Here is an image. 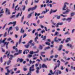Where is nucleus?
<instances>
[{"label":"nucleus","mask_w":75,"mask_h":75,"mask_svg":"<svg viewBox=\"0 0 75 75\" xmlns=\"http://www.w3.org/2000/svg\"><path fill=\"white\" fill-rule=\"evenodd\" d=\"M34 65H33L29 69V72L28 73L27 75H31V71H33L35 70V69H34Z\"/></svg>","instance_id":"obj_1"},{"label":"nucleus","mask_w":75,"mask_h":75,"mask_svg":"<svg viewBox=\"0 0 75 75\" xmlns=\"http://www.w3.org/2000/svg\"><path fill=\"white\" fill-rule=\"evenodd\" d=\"M32 42H33V40H31L28 42V45H25V47L26 48H28V47H30V45Z\"/></svg>","instance_id":"obj_2"},{"label":"nucleus","mask_w":75,"mask_h":75,"mask_svg":"<svg viewBox=\"0 0 75 75\" xmlns=\"http://www.w3.org/2000/svg\"><path fill=\"white\" fill-rule=\"evenodd\" d=\"M5 13L7 15H9L10 14V10L8 8H6L5 11Z\"/></svg>","instance_id":"obj_3"},{"label":"nucleus","mask_w":75,"mask_h":75,"mask_svg":"<svg viewBox=\"0 0 75 75\" xmlns=\"http://www.w3.org/2000/svg\"><path fill=\"white\" fill-rule=\"evenodd\" d=\"M11 24H13V26H14L15 25H16V21L13 22H10L8 24V25H11Z\"/></svg>","instance_id":"obj_4"},{"label":"nucleus","mask_w":75,"mask_h":75,"mask_svg":"<svg viewBox=\"0 0 75 75\" xmlns=\"http://www.w3.org/2000/svg\"><path fill=\"white\" fill-rule=\"evenodd\" d=\"M63 25V23H57L56 25H55V27H56L58 28V27H59V25Z\"/></svg>","instance_id":"obj_5"},{"label":"nucleus","mask_w":75,"mask_h":75,"mask_svg":"<svg viewBox=\"0 0 75 75\" xmlns=\"http://www.w3.org/2000/svg\"><path fill=\"white\" fill-rule=\"evenodd\" d=\"M39 51L38 50L36 52H33V51H31L30 52V54L31 55H32L33 54H37V53H38V52Z\"/></svg>","instance_id":"obj_6"},{"label":"nucleus","mask_w":75,"mask_h":75,"mask_svg":"<svg viewBox=\"0 0 75 75\" xmlns=\"http://www.w3.org/2000/svg\"><path fill=\"white\" fill-rule=\"evenodd\" d=\"M19 61H20V62L21 63L23 61H24V59L22 58L20 59L19 58L17 59V62H18Z\"/></svg>","instance_id":"obj_7"},{"label":"nucleus","mask_w":75,"mask_h":75,"mask_svg":"<svg viewBox=\"0 0 75 75\" xmlns=\"http://www.w3.org/2000/svg\"><path fill=\"white\" fill-rule=\"evenodd\" d=\"M50 11L49 9H46V11H43L42 12V13L41 14H45V13H47L48 11Z\"/></svg>","instance_id":"obj_8"},{"label":"nucleus","mask_w":75,"mask_h":75,"mask_svg":"<svg viewBox=\"0 0 75 75\" xmlns=\"http://www.w3.org/2000/svg\"><path fill=\"white\" fill-rule=\"evenodd\" d=\"M72 18L71 17L68 18L66 19V21H67L69 23V22L71 21V20H72Z\"/></svg>","instance_id":"obj_9"},{"label":"nucleus","mask_w":75,"mask_h":75,"mask_svg":"<svg viewBox=\"0 0 75 75\" xmlns=\"http://www.w3.org/2000/svg\"><path fill=\"white\" fill-rule=\"evenodd\" d=\"M33 13H34V12H33L28 14V18H30V17H31L32 15L33 14Z\"/></svg>","instance_id":"obj_10"},{"label":"nucleus","mask_w":75,"mask_h":75,"mask_svg":"<svg viewBox=\"0 0 75 75\" xmlns=\"http://www.w3.org/2000/svg\"><path fill=\"white\" fill-rule=\"evenodd\" d=\"M66 7H67V5H64L63 6V7L62 8V10H63L64 11H65V10H66Z\"/></svg>","instance_id":"obj_11"},{"label":"nucleus","mask_w":75,"mask_h":75,"mask_svg":"<svg viewBox=\"0 0 75 75\" xmlns=\"http://www.w3.org/2000/svg\"><path fill=\"white\" fill-rule=\"evenodd\" d=\"M42 68H47V65H45V64H43L42 65Z\"/></svg>","instance_id":"obj_12"},{"label":"nucleus","mask_w":75,"mask_h":75,"mask_svg":"<svg viewBox=\"0 0 75 75\" xmlns=\"http://www.w3.org/2000/svg\"><path fill=\"white\" fill-rule=\"evenodd\" d=\"M20 33H24V30H23V28H21V31H20Z\"/></svg>","instance_id":"obj_13"},{"label":"nucleus","mask_w":75,"mask_h":75,"mask_svg":"<svg viewBox=\"0 0 75 75\" xmlns=\"http://www.w3.org/2000/svg\"><path fill=\"white\" fill-rule=\"evenodd\" d=\"M56 72V70H55L54 72H52V70H50V73H51L52 75L53 74H55V72Z\"/></svg>","instance_id":"obj_14"},{"label":"nucleus","mask_w":75,"mask_h":75,"mask_svg":"<svg viewBox=\"0 0 75 75\" xmlns=\"http://www.w3.org/2000/svg\"><path fill=\"white\" fill-rule=\"evenodd\" d=\"M50 21L52 24H53V25H56V23H54V22L53 20H51Z\"/></svg>","instance_id":"obj_15"},{"label":"nucleus","mask_w":75,"mask_h":75,"mask_svg":"<svg viewBox=\"0 0 75 75\" xmlns=\"http://www.w3.org/2000/svg\"><path fill=\"white\" fill-rule=\"evenodd\" d=\"M62 45L59 46V48L58 49V51H61V50H62Z\"/></svg>","instance_id":"obj_16"},{"label":"nucleus","mask_w":75,"mask_h":75,"mask_svg":"<svg viewBox=\"0 0 75 75\" xmlns=\"http://www.w3.org/2000/svg\"><path fill=\"white\" fill-rule=\"evenodd\" d=\"M75 12H71L70 13V16L71 17H73V16L75 15Z\"/></svg>","instance_id":"obj_17"},{"label":"nucleus","mask_w":75,"mask_h":75,"mask_svg":"<svg viewBox=\"0 0 75 75\" xmlns=\"http://www.w3.org/2000/svg\"><path fill=\"white\" fill-rule=\"evenodd\" d=\"M36 69H37L36 72L38 74V73H39V69H40V68L38 67H37L36 68Z\"/></svg>","instance_id":"obj_18"},{"label":"nucleus","mask_w":75,"mask_h":75,"mask_svg":"<svg viewBox=\"0 0 75 75\" xmlns=\"http://www.w3.org/2000/svg\"><path fill=\"white\" fill-rule=\"evenodd\" d=\"M22 37H23V36H21L19 40V44H20V43H21V39H22Z\"/></svg>","instance_id":"obj_19"},{"label":"nucleus","mask_w":75,"mask_h":75,"mask_svg":"<svg viewBox=\"0 0 75 75\" xmlns=\"http://www.w3.org/2000/svg\"><path fill=\"white\" fill-rule=\"evenodd\" d=\"M59 64H58V65L56 66L55 67H54V70H55L56 68H57V67L58 68H59Z\"/></svg>","instance_id":"obj_20"},{"label":"nucleus","mask_w":75,"mask_h":75,"mask_svg":"<svg viewBox=\"0 0 75 75\" xmlns=\"http://www.w3.org/2000/svg\"><path fill=\"white\" fill-rule=\"evenodd\" d=\"M24 18V15H23L21 18V22L22 23H23Z\"/></svg>","instance_id":"obj_21"},{"label":"nucleus","mask_w":75,"mask_h":75,"mask_svg":"<svg viewBox=\"0 0 75 75\" xmlns=\"http://www.w3.org/2000/svg\"><path fill=\"white\" fill-rule=\"evenodd\" d=\"M40 7L42 8L43 7H46V4H44V5L43 4H42L41 5Z\"/></svg>","instance_id":"obj_22"},{"label":"nucleus","mask_w":75,"mask_h":75,"mask_svg":"<svg viewBox=\"0 0 75 75\" xmlns=\"http://www.w3.org/2000/svg\"><path fill=\"white\" fill-rule=\"evenodd\" d=\"M38 37H36L35 38V39H34L35 42H36L37 41V40H38Z\"/></svg>","instance_id":"obj_23"},{"label":"nucleus","mask_w":75,"mask_h":75,"mask_svg":"<svg viewBox=\"0 0 75 75\" xmlns=\"http://www.w3.org/2000/svg\"><path fill=\"white\" fill-rule=\"evenodd\" d=\"M40 13L37 14V13L36 12L35 14V16H37V17H38V16H40Z\"/></svg>","instance_id":"obj_24"},{"label":"nucleus","mask_w":75,"mask_h":75,"mask_svg":"<svg viewBox=\"0 0 75 75\" xmlns=\"http://www.w3.org/2000/svg\"><path fill=\"white\" fill-rule=\"evenodd\" d=\"M10 57H10L9 58V59H10V60H11V59H13V55H10Z\"/></svg>","instance_id":"obj_25"},{"label":"nucleus","mask_w":75,"mask_h":75,"mask_svg":"<svg viewBox=\"0 0 75 75\" xmlns=\"http://www.w3.org/2000/svg\"><path fill=\"white\" fill-rule=\"evenodd\" d=\"M37 6H36L35 7H34L33 8H31L32 10H34L36 9V8H37Z\"/></svg>","instance_id":"obj_26"},{"label":"nucleus","mask_w":75,"mask_h":75,"mask_svg":"<svg viewBox=\"0 0 75 75\" xmlns=\"http://www.w3.org/2000/svg\"><path fill=\"white\" fill-rule=\"evenodd\" d=\"M57 38H58V37H57L54 38V41H55V42H58V40H57Z\"/></svg>","instance_id":"obj_27"},{"label":"nucleus","mask_w":75,"mask_h":75,"mask_svg":"<svg viewBox=\"0 0 75 75\" xmlns=\"http://www.w3.org/2000/svg\"><path fill=\"white\" fill-rule=\"evenodd\" d=\"M32 62V64H34V63H35V61H34L32 62V61H31V60H30V64H31Z\"/></svg>","instance_id":"obj_28"},{"label":"nucleus","mask_w":75,"mask_h":75,"mask_svg":"<svg viewBox=\"0 0 75 75\" xmlns=\"http://www.w3.org/2000/svg\"><path fill=\"white\" fill-rule=\"evenodd\" d=\"M45 44L48 45H50V43L48 42H45Z\"/></svg>","instance_id":"obj_29"},{"label":"nucleus","mask_w":75,"mask_h":75,"mask_svg":"<svg viewBox=\"0 0 75 75\" xmlns=\"http://www.w3.org/2000/svg\"><path fill=\"white\" fill-rule=\"evenodd\" d=\"M6 54H7L8 57H9V55H10V52L7 51L6 53Z\"/></svg>","instance_id":"obj_30"},{"label":"nucleus","mask_w":75,"mask_h":75,"mask_svg":"<svg viewBox=\"0 0 75 75\" xmlns=\"http://www.w3.org/2000/svg\"><path fill=\"white\" fill-rule=\"evenodd\" d=\"M67 46L68 47H72V45L71 44H67Z\"/></svg>","instance_id":"obj_31"},{"label":"nucleus","mask_w":75,"mask_h":75,"mask_svg":"<svg viewBox=\"0 0 75 75\" xmlns=\"http://www.w3.org/2000/svg\"><path fill=\"white\" fill-rule=\"evenodd\" d=\"M3 9H2L1 10V11L0 12V14H2L4 13V12L3 11Z\"/></svg>","instance_id":"obj_32"},{"label":"nucleus","mask_w":75,"mask_h":75,"mask_svg":"<svg viewBox=\"0 0 75 75\" xmlns=\"http://www.w3.org/2000/svg\"><path fill=\"white\" fill-rule=\"evenodd\" d=\"M55 17H57V19H59L60 18V16H58V15H56Z\"/></svg>","instance_id":"obj_33"},{"label":"nucleus","mask_w":75,"mask_h":75,"mask_svg":"<svg viewBox=\"0 0 75 75\" xmlns=\"http://www.w3.org/2000/svg\"><path fill=\"white\" fill-rule=\"evenodd\" d=\"M66 12L67 13H69L71 11V10L69 9H67V10L66 11Z\"/></svg>","instance_id":"obj_34"},{"label":"nucleus","mask_w":75,"mask_h":75,"mask_svg":"<svg viewBox=\"0 0 75 75\" xmlns=\"http://www.w3.org/2000/svg\"><path fill=\"white\" fill-rule=\"evenodd\" d=\"M11 63V60H9L7 62V65H10V64Z\"/></svg>","instance_id":"obj_35"},{"label":"nucleus","mask_w":75,"mask_h":75,"mask_svg":"<svg viewBox=\"0 0 75 75\" xmlns=\"http://www.w3.org/2000/svg\"><path fill=\"white\" fill-rule=\"evenodd\" d=\"M25 54H27L28 53V52H29V50H25Z\"/></svg>","instance_id":"obj_36"},{"label":"nucleus","mask_w":75,"mask_h":75,"mask_svg":"<svg viewBox=\"0 0 75 75\" xmlns=\"http://www.w3.org/2000/svg\"><path fill=\"white\" fill-rule=\"evenodd\" d=\"M39 48L40 50H42V46L41 45H40Z\"/></svg>","instance_id":"obj_37"},{"label":"nucleus","mask_w":75,"mask_h":75,"mask_svg":"<svg viewBox=\"0 0 75 75\" xmlns=\"http://www.w3.org/2000/svg\"><path fill=\"white\" fill-rule=\"evenodd\" d=\"M32 55L30 54H29L27 56L28 58H31V57H32Z\"/></svg>","instance_id":"obj_38"},{"label":"nucleus","mask_w":75,"mask_h":75,"mask_svg":"<svg viewBox=\"0 0 75 75\" xmlns=\"http://www.w3.org/2000/svg\"><path fill=\"white\" fill-rule=\"evenodd\" d=\"M15 16H16V15H12V16H11L10 17V18H14Z\"/></svg>","instance_id":"obj_39"},{"label":"nucleus","mask_w":75,"mask_h":75,"mask_svg":"<svg viewBox=\"0 0 75 75\" xmlns=\"http://www.w3.org/2000/svg\"><path fill=\"white\" fill-rule=\"evenodd\" d=\"M38 32H36L35 33V35L37 37H38Z\"/></svg>","instance_id":"obj_40"},{"label":"nucleus","mask_w":75,"mask_h":75,"mask_svg":"<svg viewBox=\"0 0 75 75\" xmlns=\"http://www.w3.org/2000/svg\"><path fill=\"white\" fill-rule=\"evenodd\" d=\"M48 58H46V59H45L43 60V61H44V62H45V61H48Z\"/></svg>","instance_id":"obj_41"},{"label":"nucleus","mask_w":75,"mask_h":75,"mask_svg":"<svg viewBox=\"0 0 75 75\" xmlns=\"http://www.w3.org/2000/svg\"><path fill=\"white\" fill-rule=\"evenodd\" d=\"M9 44V42H5L4 43L5 45H6V46H8V44Z\"/></svg>","instance_id":"obj_42"},{"label":"nucleus","mask_w":75,"mask_h":75,"mask_svg":"<svg viewBox=\"0 0 75 75\" xmlns=\"http://www.w3.org/2000/svg\"><path fill=\"white\" fill-rule=\"evenodd\" d=\"M6 36H7V32H5L4 33V37H5Z\"/></svg>","instance_id":"obj_43"},{"label":"nucleus","mask_w":75,"mask_h":75,"mask_svg":"<svg viewBox=\"0 0 75 75\" xmlns=\"http://www.w3.org/2000/svg\"><path fill=\"white\" fill-rule=\"evenodd\" d=\"M53 11V10H52V9H51V11L50 12V14H51L52 13H53V11Z\"/></svg>","instance_id":"obj_44"},{"label":"nucleus","mask_w":75,"mask_h":75,"mask_svg":"<svg viewBox=\"0 0 75 75\" xmlns=\"http://www.w3.org/2000/svg\"><path fill=\"white\" fill-rule=\"evenodd\" d=\"M7 72H10V71H13V70L11 69V70H8V69H7Z\"/></svg>","instance_id":"obj_45"},{"label":"nucleus","mask_w":75,"mask_h":75,"mask_svg":"<svg viewBox=\"0 0 75 75\" xmlns=\"http://www.w3.org/2000/svg\"><path fill=\"white\" fill-rule=\"evenodd\" d=\"M75 29H72V31H71V34H72V33H73L75 32Z\"/></svg>","instance_id":"obj_46"},{"label":"nucleus","mask_w":75,"mask_h":75,"mask_svg":"<svg viewBox=\"0 0 75 75\" xmlns=\"http://www.w3.org/2000/svg\"><path fill=\"white\" fill-rule=\"evenodd\" d=\"M44 16H39V18H44Z\"/></svg>","instance_id":"obj_47"},{"label":"nucleus","mask_w":75,"mask_h":75,"mask_svg":"<svg viewBox=\"0 0 75 75\" xmlns=\"http://www.w3.org/2000/svg\"><path fill=\"white\" fill-rule=\"evenodd\" d=\"M26 36H27V34L26 33H25L23 35V38H24Z\"/></svg>","instance_id":"obj_48"},{"label":"nucleus","mask_w":75,"mask_h":75,"mask_svg":"<svg viewBox=\"0 0 75 75\" xmlns=\"http://www.w3.org/2000/svg\"><path fill=\"white\" fill-rule=\"evenodd\" d=\"M58 32H55V34L54 35V36L58 35Z\"/></svg>","instance_id":"obj_49"},{"label":"nucleus","mask_w":75,"mask_h":75,"mask_svg":"<svg viewBox=\"0 0 75 75\" xmlns=\"http://www.w3.org/2000/svg\"><path fill=\"white\" fill-rule=\"evenodd\" d=\"M31 45H32V46H33V47H34V45H35V43L34 42H33L32 43H31Z\"/></svg>","instance_id":"obj_50"},{"label":"nucleus","mask_w":75,"mask_h":75,"mask_svg":"<svg viewBox=\"0 0 75 75\" xmlns=\"http://www.w3.org/2000/svg\"><path fill=\"white\" fill-rule=\"evenodd\" d=\"M50 47H48L45 48V50H47L50 49Z\"/></svg>","instance_id":"obj_51"},{"label":"nucleus","mask_w":75,"mask_h":75,"mask_svg":"<svg viewBox=\"0 0 75 75\" xmlns=\"http://www.w3.org/2000/svg\"><path fill=\"white\" fill-rule=\"evenodd\" d=\"M20 14V13H19L17 15V16H16V18H18V16H19V15Z\"/></svg>","instance_id":"obj_52"},{"label":"nucleus","mask_w":75,"mask_h":75,"mask_svg":"<svg viewBox=\"0 0 75 75\" xmlns=\"http://www.w3.org/2000/svg\"><path fill=\"white\" fill-rule=\"evenodd\" d=\"M57 62L59 63L57 64V65H58V64H59V65H60V63H61V62H60V61H59V60H57Z\"/></svg>","instance_id":"obj_53"},{"label":"nucleus","mask_w":75,"mask_h":75,"mask_svg":"<svg viewBox=\"0 0 75 75\" xmlns=\"http://www.w3.org/2000/svg\"><path fill=\"white\" fill-rule=\"evenodd\" d=\"M0 69H1V72H2L3 71V68H1L0 67Z\"/></svg>","instance_id":"obj_54"},{"label":"nucleus","mask_w":75,"mask_h":75,"mask_svg":"<svg viewBox=\"0 0 75 75\" xmlns=\"http://www.w3.org/2000/svg\"><path fill=\"white\" fill-rule=\"evenodd\" d=\"M46 36H44V37H43V39H42V40H45V39H46Z\"/></svg>","instance_id":"obj_55"},{"label":"nucleus","mask_w":75,"mask_h":75,"mask_svg":"<svg viewBox=\"0 0 75 75\" xmlns=\"http://www.w3.org/2000/svg\"><path fill=\"white\" fill-rule=\"evenodd\" d=\"M31 10H32V8H29L28 9V11H31Z\"/></svg>","instance_id":"obj_56"},{"label":"nucleus","mask_w":75,"mask_h":75,"mask_svg":"<svg viewBox=\"0 0 75 75\" xmlns=\"http://www.w3.org/2000/svg\"><path fill=\"white\" fill-rule=\"evenodd\" d=\"M69 3H68V2H65L64 5H66V4H67V5H69Z\"/></svg>","instance_id":"obj_57"},{"label":"nucleus","mask_w":75,"mask_h":75,"mask_svg":"<svg viewBox=\"0 0 75 75\" xmlns=\"http://www.w3.org/2000/svg\"><path fill=\"white\" fill-rule=\"evenodd\" d=\"M33 25H34V26H35V27H37V25L36 24L34 23H33Z\"/></svg>","instance_id":"obj_58"},{"label":"nucleus","mask_w":75,"mask_h":75,"mask_svg":"<svg viewBox=\"0 0 75 75\" xmlns=\"http://www.w3.org/2000/svg\"><path fill=\"white\" fill-rule=\"evenodd\" d=\"M25 3L26 4V5L28 3V0H26V1H25Z\"/></svg>","instance_id":"obj_59"},{"label":"nucleus","mask_w":75,"mask_h":75,"mask_svg":"<svg viewBox=\"0 0 75 75\" xmlns=\"http://www.w3.org/2000/svg\"><path fill=\"white\" fill-rule=\"evenodd\" d=\"M62 20H63V21H65V20H67V19H66V18H63L62 19Z\"/></svg>","instance_id":"obj_60"},{"label":"nucleus","mask_w":75,"mask_h":75,"mask_svg":"<svg viewBox=\"0 0 75 75\" xmlns=\"http://www.w3.org/2000/svg\"><path fill=\"white\" fill-rule=\"evenodd\" d=\"M16 31H18V30L19 29L18 28V27H16Z\"/></svg>","instance_id":"obj_61"},{"label":"nucleus","mask_w":75,"mask_h":75,"mask_svg":"<svg viewBox=\"0 0 75 75\" xmlns=\"http://www.w3.org/2000/svg\"><path fill=\"white\" fill-rule=\"evenodd\" d=\"M0 62H3V58L1 57L0 59Z\"/></svg>","instance_id":"obj_62"},{"label":"nucleus","mask_w":75,"mask_h":75,"mask_svg":"<svg viewBox=\"0 0 75 75\" xmlns=\"http://www.w3.org/2000/svg\"><path fill=\"white\" fill-rule=\"evenodd\" d=\"M55 75H58V74H59V73H58V72L57 71V72H55Z\"/></svg>","instance_id":"obj_63"},{"label":"nucleus","mask_w":75,"mask_h":75,"mask_svg":"<svg viewBox=\"0 0 75 75\" xmlns=\"http://www.w3.org/2000/svg\"><path fill=\"white\" fill-rule=\"evenodd\" d=\"M38 1H39V0L36 1V0H35L34 2L35 3H38Z\"/></svg>","instance_id":"obj_64"}]
</instances>
